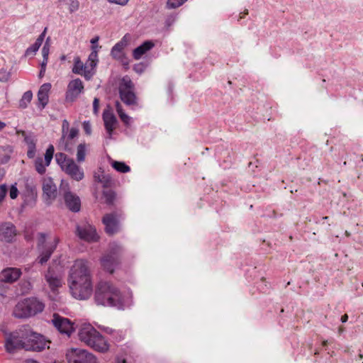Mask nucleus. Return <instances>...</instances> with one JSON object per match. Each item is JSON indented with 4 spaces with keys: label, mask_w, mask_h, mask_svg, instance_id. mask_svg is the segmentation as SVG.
Listing matches in <instances>:
<instances>
[{
    "label": "nucleus",
    "mask_w": 363,
    "mask_h": 363,
    "mask_svg": "<svg viewBox=\"0 0 363 363\" xmlns=\"http://www.w3.org/2000/svg\"><path fill=\"white\" fill-rule=\"evenodd\" d=\"M83 129H84V132L86 133V134H87V135L91 134V123H89V121H85L83 122Z\"/></svg>",
    "instance_id": "de8ad7c7"
},
{
    "label": "nucleus",
    "mask_w": 363,
    "mask_h": 363,
    "mask_svg": "<svg viewBox=\"0 0 363 363\" xmlns=\"http://www.w3.org/2000/svg\"><path fill=\"white\" fill-rule=\"evenodd\" d=\"M55 148L52 145H50L47 148L44 160L41 157H37L34 161L35 171L43 175L46 172V168L50 164L53 158Z\"/></svg>",
    "instance_id": "ddd939ff"
},
{
    "label": "nucleus",
    "mask_w": 363,
    "mask_h": 363,
    "mask_svg": "<svg viewBox=\"0 0 363 363\" xmlns=\"http://www.w3.org/2000/svg\"><path fill=\"white\" fill-rule=\"evenodd\" d=\"M102 222L105 225V230L108 235H113L118 231L119 222L115 213L105 215Z\"/></svg>",
    "instance_id": "a211bd4d"
},
{
    "label": "nucleus",
    "mask_w": 363,
    "mask_h": 363,
    "mask_svg": "<svg viewBox=\"0 0 363 363\" xmlns=\"http://www.w3.org/2000/svg\"><path fill=\"white\" fill-rule=\"evenodd\" d=\"M9 160H10V156L6 155V156L4 157L1 159V163H2V164H5V163L8 162Z\"/></svg>",
    "instance_id": "13d9d810"
},
{
    "label": "nucleus",
    "mask_w": 363,
    "mask_h": 363,
    "mask_svg": "<svg viewBox=\"0 0 363 363\" xmlns=\"http://www.w3.org/2000/svg\"><path fill=\"white\" fill-rule=\"evenodd\" d=\"M130 40V35L127 33L119 40L111 50V57L120 62L125 60V55L123 52L124 48L128 45Z\"/></svg>",
    "instance_id": "2eb2a0df"
},
{
    "label": "nucleus",
    "mask_w": 363,
    "mask_h": 363,
    "mask_svg": "<svg viewBox=\"0 0 363 363\" xmlns=\"http://www.w3.org/2000/svg\"><path fill=\"white\" fill-rule=\"evenodd\" d=\"M66 356L68 363H98L96 356L84 349H72Z\"/></svg>",
    "instance_id": "9d476101"
},
{
    "label": "nucleus",
    "mask_w": 363,
    "mask_h": 363,
    "mask_svg": "<svg viewBox=\"0 0 363 363\" xmlns=\"http://www.w3.org/2000/svg\"><path fill=\"white\" fill-rule=\"evenodd\" d=\"M48 61V59H44L43 58V61H42V62L40 64V67L46 69Z\"/></svg>",
    "instance_id": "4d7b16f0"
},
{
    "label": "nucleus",
    "mask_w": 363,
    "mask_h": 363,
    "mask_svg": "<svg viewBox=\"0 0 363 363\" xmlns=\"http://www.w3.org/2000/svg\"><path fill=\"white\" fill-rule=\"evenodd\" d=\"M97 327L104 333L110 335L113 340L116 342H121L125 338V333L122 330H115L113 328L101 325H98Z\"/></svg>",
    "instance_id": "393cba45"
},
{
    "label": "nucleus",
    "mask_w": 363,
    "mask_h": 363,
    "mask_svg": "<svg viewBox=\"0 0 363 363\" xmlns=\"http://www.w3.org/2000/svg\"><path fill=\"white\" fill-rule=\"evenodd\" d=\"M123 66L127 67L128 65V60L127 57H125V60H123V62H121Z\"/></svg>",
    "instance_id": "e2e57ef3"
},
{
    "label": "nucleus",
    "mask_w": 363,
    "mask_h": 363,
    "mask_svg": "<svg viewBox=\"0 0 363 363\" xmlns=\"http://www.w3.org/2000/svg\"><path fill=\"white\" fill-rule=\"evenodd\" d=\"M33 98V93L31 91H26L21 99L19 101V107L21 108H26L28 107V104L30 103Z\"/></svg>",
    "instance_id": "2f4dec72"
},
{
    "label": "nucleus",
    "mask_w": 363,
    "mask_h": 363,
    "mask_svg": "<svg viewBox=\"0 0 363 363\" xmlns=\"http://www.w3.org/2000/svg\"><path fill=\"white\" fill-rule=\"evenodd\" d=\"M111 167L115 169L117 172L121 173H126L130 171V168L123 162L111 161Z\"/></svg>",
    "instance_id": "7c9ffc66"
},
{
    "label": "nucleus",
    "mask_w": 363,
    "mask_h": 363,
    "mask_svg": "<svg viewBox=\"0 0 363 363\" xmlns=\"http://www.w3.org/2000/svg\"><path fill=\"white\" fill-rule=\"evenodd\" d=\"M17 133H21L24 137V142L28 146V157L30 159L34 158L36 152V140L35 136L31 133L27 135L24 130H18Z\"/></svg>",
    "instance_id": "5701e85b"
},
{
    "label": "nucleus",
    "mask_w": 363,
    "mask_h": 363,
    "mask_svg": "<svg viewBox=\"0 0 363 363\" xmlns=\"http://www.w3.org/2000/svg\"><path fill=\"white\" fill-rule=\"evenodd\" d=\"M116 111H117L121 120L123 122V123L126 126L130 125L133 119L131 117H130L125 113H124V111L122 108V106L118 101H117L116 103Z\"/></svg>",
    "instance_id": "c756f323"
},
{
    "label": "nucleus",
    "mask_w": 363,
    "mask_h": 363,
    "mask_svg": "<svg viewBox=\"0 0 363 363\" xmlns=\"http://www.w3.org/2000/svg\"><path fill=\"white\" fill-rule=\"evenodd\" d=\"M22 272L19 268L7 267L0 272V281L4 283H13L21 276Z\"/></svg>",
    "instance_id": "6ab92c4d"
},
{
    "label": "nucleus",
    "mask_w": 363,
    "mask_h": 363,
    "mask_svg": "<svg viewBox=\"0 0 363 363\" xmlns=\"http://www.w3.org/2000/svg\"><path fill=\"white\" fill-rule=\"evenodd\" d=\"M77 235L78 237L87 242H96L99 239L96 228L90 225L77 227Z\"/></svg>",
    "instance_id": "f3484780"
},
{
    "label": "nucleus",
    "mask_w": 363,
    "mask_h": 363,
    "mask_svg": "<svg viewBox=\"0 0 363 363\" xmlns=\"http://www.w3.org/2000/svg\"><path fill=\"white\" fill-rule=\"evenodd\" d=\"M87 63L85 65L81 61L79 57L74 59V66L72 67V72L77 74H82V72L88 67Z\"/></svg>",
    "instance_id": "c85d7f7f"
},
{
    "label": "nucleus",
    "mask_w": 363,
    "mask_h": 363,
    "mask_svg": "<svg viewBox=\"0 0 363 363\" xmlns=\"http://www.w3.org/2000/svg\"><path fill=\"white\" fill-rule=\"evenodd\" d=\"M41 45L38 44L36 42H35L32 45H30V47H28L26 52H25V56H29V55H32V56H34L36 52H38V50H39L40 47Z\"/></svg>",
    "instance_id": "e433bc0d"
},
{
    "label": "nucleus",
    "mask_w": 363,
    "mask_h": 363,
    "mask_svg": "<svg viewBox=\"0 0 363 363\" xmlns=\"http://www.w3.org/2000/svg\"><path fill=\"white\" fill-rule=\"evenodd\" d=\"M134 84L128 76L123 77L119 84V95L121 101L126 105L136 104L137 97L134 92Z\"/></svg>",
    "instance_id": "6e6552de"
},
{
    "label": "nucleus",
    "mask_w": 363,
    "mask_h": 363,
    "mask_svg": "<svg viewBox=\"0 0 363 363\" xmlns=\"http://www.w3.org/2000/svg\"><path fill=\"white\" fill-rule=\"evenodd\" d=\"M79 340L86 346L100 353L109 350L108 340L91 324L82 325L78 331Z\"/></svg>",
    "instance_id": "7ed1b4c3"
},
{
    "label": "nucleus",
    "mask_w": 363,
    "mask_h": 363,
    "mask_svg": "<svg viewBox=\"0 0 363 363\" xmlns=\"http://www.w3.org/2000/svg\"><path fill=\"white\" fill-rule=\"evenodd\" d=\"M79 130L77 128H72L67 133L66 139L64 142H60L64 145L65 150L70 152L72 147L69 146V141L76 138L78 135Z\"/></svg>",
    "instance_id": "cd10ccee"
},
{
    "label": "nucleus",
    "mask_w": 363,
    "mask_h": 363,
    "mask_svg": "<svg viewBox=\"0 0 363 363\" xmlns=\"http://www.w3.org/2000/svg\"><path fill=\"white\" fill-rule=\"evenodd\" d=\"M123 248L116 242L109 245L108 252L101 257V264L104 270L112 274L119 264Z\"/></svg>",
    "instance_id": "39448f33"
},
{
    "label": "nucleus",
    "mask_w": 363,
    "mask_h": 363,
    "mask_svg": "<svg viewBox=\"0 0 363 363\" xmlns=\"http://www.w3.org/2000/svg\"><path fill=\"white\" fill-rule=\"evenodd\" d=\"M46 32H47V28H45L44 30L41 33V34L38 37V38L35 40V42L38 44H39L40 45H42V43L45 39Z\"/></svg>",
    "instance_id": "8fccbe9b"
},
{
    "label": "nucleus",
    "mask_w": 363,
    "mask_h": 363,
    "mask_svg": "<svg viewBox=\"0 0 363 363\" xmlns=\"http://www.w3.org/2000/svg\"><path fill=\"white\" fill-rule=\"evenodd\" d=\"M79 3L78 1H71L69 4V11L73 13L79 9Z\"/></svg>",
    "instance_id": "49530a36"
},
{
    "label": "nucleus",
    "mask_w": 363,
    "mask_h": 363,
    "mask_svg": "<svg viewBox=\"0 0 363 363\" xmlns=\"http://www.w3.org/2000/svg\"><path fill=\"white\" fill-rule=\"evenodd\" d=\"M47 235L44 233L38 234V250L39 252L37 261L40 264H44L50 258L52 254L57 247L59 239L55 238L52 241L47 242Z\"/></svg>",
    "instance_id": "0eeeda50"
},
{
    "label": "nucleus",
    "mask_w": 363,
    "mask_h": 363,
    "mask_svg": "<svg viewBox=\"0 0 363 363\" xmlns=\"http://www.w3.org/2000/svg\"><path fill=\"white\" fill-rule=\"evenodd\" d=\"M26 350L27 351H35L40 352L43 350L48 342L45 337L37 333L33 332L30 328L28 326L27 338H26Z\"/></svg>",
    "instance_id": "9b49d317"
},
{
    "label": "nucleus",
    "mask_w": 363,
    "mask_h": 363,
    "mask_svg": "<svg viewBox=\"0 0 363 363\" xmlns=\"http://www.w3.org/2000/svg\"><path fill=\"white\" fill-rule=\"evenodd\" d=\"M92 52L89 55L86 63L90 67H91V69H94L98 62V54L97 50H95L94 46H92Z\"/></svg>",
    "instance_id": "f704fd0d"
},
{
    "label": "nucleus",
    "mask_w": 363,
    "mask_h": 363,
    "mask_svg": "<svg viewBox=\"0 0 363 363\" xmlns=\"http://www.w3.org/2000/svg\"><path fill=\"white\" fill-rule=\"evenodd\" d=\"M43 197L46 201H53L57 194V186L50 177L44 178L43 181Z\"/></svg>",
    "instance_id": "aec40b11"
},
{
    "label": "nucleus",
    "mask_w": 363,
    "mask_h": 363,
    "mask_svg": "<svg viewBox=\"0 0 363 363\" xmlns=\"http://www.w3.org/2000/svg\"><path fill=\"white\" fill-rule=\"evenodd\" d=\"M62 171L78 182L82 180L84 177V170L77 164L73 159L69 162Z\"/></svg>",
    "instance_id": "4be33fe9"
},
{
    "label": "nucleus",
    "mask_w": 363,
    "mask_h": 363,
    "mask_svg": "<svg viewBox=\"0 0 363 363\" xmlns=\"http://www.w3.org/2000/svg\"><path fill=\"white\" fill-rule=\"evenodd\" d=\"M114 363H128L124 358L117 357L115 359Z\"/></svg>",
    "instance_id": "6e6d98bb"
},
{
    "label": "nucleus",
    "mask_w": 363,
    "mask_h": 363,
    "mask_svg": "<svg viewBox=\"0 0 363 363\" xmlns=\"http://www.w3.org/2000/svg\"><path fill=\"white\" fill-rule=\"evenodd\" d=\"M55 160L62 169L69 163L72 158H69L65 153L57 152L55 155Z\"/></svg>",
    "instance_id": "473e14b6"
},
{
    "label": "nucleus",
    "mask_w": 363,
    "mask_h": 363,
    "mask_svg": "<svg viewBox=\"0 0 363 363\" xmlns=\"http://www.w3.org/2000/svg\"><path fill=\"white\" fill-rule=\"evenodd\" d=\"M16 235V228L12 223H0V240L1 241L5 242H11Z\"/></svg>",
    "instance_id": "412c9836"
},
{
    "label": "nucleus",
    "mask_w": 363,
    "mask_h": 363,
    "mask_svg": "<svg viewBox=\"0 0 363 363\" xmlns=\"http://www.w3.org/2000/svg\"><path fill=\"white\" fill-rule=\"evenodd\" d=\"M50 38L48 37L42 48V55H43V58L44 59H48V55H49V53H50V43H49V41H50Z\"/></svg>",
    "instance_id": "ea45409f"
},
{
    "label": "nucleus",
    "mask_w": 363,
    "mask_h": 363,
    "mask_svg": "<svg viewBox=\"0 0 363 363\" xmlns=\"http://www.w3.org/2000/svg\"><path fill=\"white\" fill-rule=\"evenodd\" d=\"M99 182L102 183L104 186H107L109 184L110 178L108 176H104L102 179L99 178Z\"/></svg>",
    "instance_id": "864d4df0"
},
{
    "label": "nucleus",
    "mask_w": 363,
    "mask_h": 363,
    "mask_svg": "<svg viewBox=\"0 0 363 363\" xmlns=\"http://www.w3.org/2000/svg\"><path fill=\"white\" fill-rule=\"evenodd\" d=\"M99 105V99L98 98H94V101H93V111L95 115L98 114Z\"/></svg>",
    "instance_id": "3c124183"
},
{
    "label": "nucleus",
    "mask_w": 363,
    "mask_h": 363,
    "mask_svg": "<svg viewBox=\"0 0 363 363\" xmlns=\"http://www.w3.org/2000/svg\"><path fill=\"white\" fill-rule=\"evenodd\" d=\"M188 0H167V7L168 9H176L183 5Z\"/></svg>",
    "instance_id": "4c0bfd02"
},
{
    "label": "nucleus",
    "mask_w": 363,
    "mask_h": 363,
    "mask_svg": "<svg viewBox=\"0 0 363 363\" xmlns=\"http://www.w3.org/2000/svg\"><path fill=\"white\" fill-rule=\"evenodd\" d=\"M45 279L50 290L55 293L62 286V277L51 268L45 274Z\"/></svg>",
    "instance_id": "dca6fc26"
},
{
    "label": "nucleus",
    "mask_w": 363,
    "mask_h": 363,
    "mask_svg": "<svg viewBox=\"0 0 363 363\" xmlns=\"http://www.w3.org/2000/svg\"><path fill=\"white\" fill-rule=\"evenodd\" d=\"M69 286L72 296L79 300H86L92 294L91 274L88 262L84 259L76 260L72 266Z\"/></svg>",
    "instance_id": "f257e3e1"
},
{
    "label": "nucleus",
    "mask_w": 363,
    "mask_h": 363,
    "mask_svg": "<svg viewBox=\"0 0 363 363\" xmlns=\"http://www.w3.org/2000/svg\"><path fill=\"white\" fill-rule=\"evenodd\" d=\"M155 46L154 43L152 40H146L140 46L135 48L133 51V57L135 60H140L143 55L147 51L150 50Z\"/></svg>",
    "instance_id": "bb28decb"
},
{
    "label": "nucleus",
    "mask_w": 363,
    "mask_h": 363,
    "mask_svg": "<svg viewBox=\"0 0 363 363\" xmlns=\"http://www.w3.org/2000/svg\"><path fill=\"white\" fill-rule=\"evenodd\" d=\"M52 322L54 326L62 334H65L67 336H70L74 331L73 325L68 318H63L59 315L55 314L53 315Z\"/></svg>",
    "instance_id": "4468645a"
},
{
    "label": "nucleus",
    "mask_w": 363,
    "mask_h": 363,
    "mask_svg": "<svg viewBox=\"0 0 363 363\" xmlns=\"http://www.w3.org/2000/svg\"><path fill=\"white\" fill-rule=\"evenodd\" d=\"M18 190L16 184L11 185V186L10 188V191H9V196H10L11 199H15L18 196Z\"/></svg>",
    "instance_id": "c03bdc74"
},
{
    "label": "nucleus",
    "mask_w": 363,
    "mask_h": 363,
    "mask_svg": "<svg viewBox=\"0 0 363 363\" xmlns=\"http://www.w3.org/2000/svg\"><path fill=\"white\" fill-rule=\"evenodd\" d=\"M6 126V123L0 121V131H1Z\"/></svg>",
    "instance_id": "680f3d73"
},
{
    "label": "nucleus",
    "mask_w": 363,
    "mask_h": 363,
    "mask_svg": "<svg viewBox=\"0 0 363 363\" xmlns=\"http://www.w3.org/2000/svg\"><path fill=\"white\" fill-rule=\"evenodd\" d=\"M7 192V186L6 184L0 185V203L3 201Z\"/></svg>",
    "instance_id": "a18cd8bd"
},
{
    "label": "nucleus",
    "mask_w": 363,
    "mask_h": 363,
    "mask_svg": "<svg viewBox=\"0 0 363 363\" xmlns=\"http://www.w3.org/2000/svg\"><path fill=\"white\" fill-rule=\"evenodd\" d=\"M92 69H87V68L82 72V74L84 78L86 79V80H89L91 79V77H93L94 75V72H92Z\"/></svg>",
    "instance_id": "09e8293b"
},
{
    "label": "nucleus",
    "mask_w": 363,
    "mask_h": 363,
    "mask_svg": "<svg viewBox=\"0 0 363 363\" xmlns=\"http://www.w3.org/2000/svg\"><path fill=\"white\" fill-rule=\"evenodd\" d=\"M107 1L110 3L116 4H118V5H121V6H124L128 2V0H107Z\"/></svg>",
    "instance_id": "603ef678"
},
{
    "label": "nucleus",
    "mask_w": 363,
    "mask_h": 363,
    "mask_svg": "<svg viewBox=\"0 0 363 363\" xmlns=\"http://www.w3.org/2000/svg\"><path fill=\"white\" fill-rule=\"evenodd\" d=\"M146 67H147V65L145 62H139V63L135 64L133 66V70L136 73L140 74L143 72H144V71L145 70Z\"/></svg>",
    "instance_id": "79ce46f5"
},
{
    "label": "nucleus",
    "mask_w": 363,
    "mask_h": 363,
    "mask_svg": "<svg viewBox=\"0 0 363 363\" xmlns=\"http://www.w3.org/2000/svg\"><path fill=\"white\" fill-rule=\"evenodd\" d=\"M10 72L7 71L5 69H0V82H6L10 79Z\"/></svg>",
    "instance_id": "37998d69"
},
{
    "label": "nucleus",
    "mask_w": 363,
    "mask_h": 363,
    "mask_svg": "<svg viewBox=\"0 0 363 363\" xmlns=\"http://www.w3.org/2000/svg\"><path fill=\"white\" fill-rule=\"evenodd\" d=\"M347 319H348V316H347V315H346V314H345V315H342V316L341 317V321H342V323H345V322H347Z\"/></svg>",
    "instance_id": "052dcab7"
},
{
    "label": "nucleus",
    "mask_w": 363,
    "mask_h": 363,
    "mask_svg": "<svg viewBox=\"0 0 363 363\" xmlns=\"http://www.w3.org/2000/svg\"><path fill=\"white\" fill-rule=\"evenodd\" d=\"M23 363H39V362L34 359H27Z\"/></svg>",
    "instance_id": "0e129e2a"
},
{
    "label": "nucleus",
    "mask_w": 363,
    "mask_h": 363,
    "mask_svg": "<svg viewBox=\"0 0 363 363\" xmlns=\"http://www.w3.org/2000/svg\"><path fill=\"white\" fill-rule=\"evenodd\" d=\"M99 40V36H96L94 38H93L91 40V43L92 44V45L95 48V50L98 47V42Z\"/></svg>",
    "instance_id": "5fc2aeb1"
},
{
    "label": "nucleus",
    "mask_w": 363,
    "mask_h": 363,
    "mask_svg": "<svg viewBox=\"0 0 363 363\" xmlns=\"http://www.w3.org/2000/svg\"><path fill=\"white\" fill-rule=\"evenodd\" d=\"M94 298L96 304L99 306L123 308V296L120 290L109 281H100L96 284Z\"/></svg>",
    "instance_id": "f03ea898"
},
{
    "label": "nucleus",
    "mask_w": 363,
    "mask_h": 363,
    "mask_svg": "<svg viewBox=\"0 0 363 363\" xmlns=\"http://www.w3.org/2000/svg\"><path fill=\"white\" fill-rule=\"evenodd\" d=\"M51 89L50 83L43 84L39 89L38 92V100L41 108H44L48 103V93Z\"/></svg>",
    "instance_id": "a878e982"
},
{
    "label": "nucleus",
    "mask_w": 363,
    "mask_h": 363,
    "mask_svg": "<svg viewBox=\"0 0 363 363\" xmlns=\"http://www.w3.org/2000/svg\"><path fill=\"white\" fill-rule=\"evenodd\" d=\"M45 304L35 297L27 298L19 301L13 311V315L17 318H27L41 313Z\"/></svg>",
    "instance_id": "20e7f679"
},
{
    "label": "nucleus",
    "mask_w": 363,
    "mask_h": 363,
    "mask_svg": "<svg viewBox=\"0 0 363 363\" xmlns=\"http://www.w3.org/2000/svg\"><path fill=\"white\" fill-rule=\"evenodd\" d=\"M69 123L67 120H64L62 121V137L60 138V142H64L66 139V136L67 133L69 131Z\"/></svg>",
    "instance_id": "58836bf2"
},
{
    "label": "nucleus",
    "mask_w": 363,
    "mask_h": 363,
    "mask_svg": "<svg viewBox=\"0 0 363 363\" xmlns=\"http://www.w3.org/2000/svg\"><path fill=\"white\" fill-rule=\"evenodd\" d=\"M60 191L62 193L66 206L72 212L79 211L81 208L80 199L77 194L70 191L69 184L62 181Z\"/></svg>",
    "instance_id": "1a4fd4ad"
},
{
    "label": "nucleus",
    "mask_w": 363,
    "mask_h": 363,
    "mask_svg": "<svg viewBox=\"0 0 363 363\" xmlns=\"http://www.w3.org/2000/svg\"><path fill=\"white\" fill-rule=\"evenodd\" d=\"M25 186L28 193L33 194L35 192V187L33 184L32 179L27 178L25 179Z\"/></svg>",
    "instance_id": "a19ab883"
},
{
    "label": "nucleus",
    "mask_w": 363,
    "mask_h": 363,
    "mask_svg": "<svg viewBox=\"0 0 363 363\" xmlns=\"http://www.w3.org/2000/svg\"><path fill=\"white\" fill-rule=\"evenodd\" d=\"M28 330V325H23L6 336L5 347L8 352L13 353L15 351L21 349L26 350Z\"/></svg>",
    "instance_id": "423d86ee"
},
{
    "label": "nucleus",
    "mask_w": 363,
    "mask_h": 363,
    "mask_svg": "<svg viewBox=\"0 0 363 363\" xmlns=\"http://www.w3.org/2000/svg\"><path fill=\"white\" fill-rule=\"evenodd\" d=\"M86 153V145L85 143H80L77 146V160L78 162H83L85 160Z\"/></svg>",
    "instance_id": "72a5a7b5"
},
{
    "label": "nucleus",
    "mask_w": 363,
    "mask_h": 363,
    "mask_svg": "<svg viewBox=\"0 0 363 363\" xmlns=\"http://www.w3.org/2000/svg\"><path fill=\"white\" fill-rule=\"evenodd\" d=\"M116 193L112 190H106L103 191V197L107 205H112L116 199Z\"/></svg>",
    "instance_id": "c9c22d12"
},
{
    "label": "nucleus",
    "mask_w": 363,
    "mask_h": 363,
    "mask_svg": "<svg viewBox=\"0 0 363 363\" xmlns=\"http://www.w3.org/2000/svg\"><path fill=\"white\" fill-rule=\"evenodd\" d=\"M103 120L106 130L108 134V137L111 138L117 123L116 118L111 111L105 110L103 113Z\"/></svg>",
    "instance_id": "b1692460"
},
{
    "label": "nucleus",
    "mask_w": 363,
    "mask_h": 363,
    "mask_svg": "<svg viewBox=\"0 0 363 363\" xmlns=\"http://www.w3.org/2000/svg\"><path fill=\"white\" fill-rule=\"evenodd\" d=\"M84 86L82 81L77 78L71 80L65 93V100L67 102H73L77 100L81 94L84 92Z\"/></svg>",
    "instance_id": "f8f14e48"
},
{
    "label": "nucleus",
    "mask_w": 363,
    "mask_h": 363,
    "mask_svg": "<svg viewBox=\"0 0 363 363\" xmlns=\"http://www.w3.org/2000/svg\"><path fill=\"white\" fill-rule=\"evenodd\" d=\"M45 69H45V68H41L40 67V72H39V77L40 78H42L44 76L45 72Z\"/></svg>",
    "instance_id": "bf43d9fd"
}]
</instances>
